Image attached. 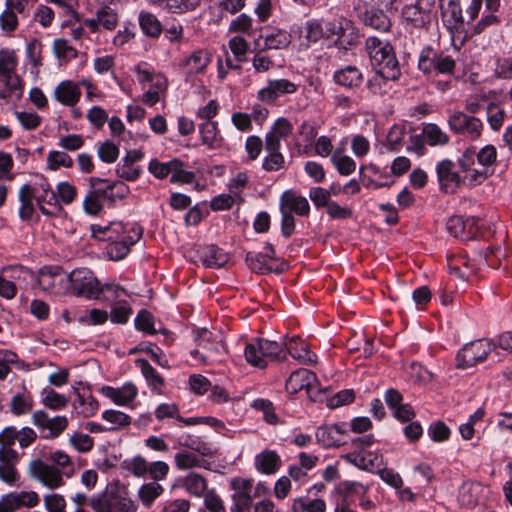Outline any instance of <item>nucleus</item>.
Returning a JSON list of instances; mask_svg holds the SVG:
<instances>
[{"instance_id":"nucleus-53","label":"nucleus","mask_w":512,"mask_h":512,"mask_svg":"<svg viewBox=\"0 0 512 512\" xmlns=\"http://www.w3.org/2000/svg\"><path fill=\"white\" fill-rule=\"evenodd\" d=\"M19 358L11 350L0 349V380H5L11 371L10 365L19 367Z\"/></svg>"},{"instance_id":"nucleus-33","label":"nucleus","mask_w":512,"mask_h":512,"mask_svg":"<svg viewBox=\"0 0 512 512\" xmlns=\"http://www.w3.org/2000/svg\"><path fill=\"white\" fill-rule=\"evenodd\" d=\"M279 146L273 140L265 143V151L267 155L263 159L262 167L266 171H279L285 167V159L280 152Z\"/></svg>"},{"instance_id":"nucleus-37","label":"nucleus","mask_w":512,"mask_h":512,"mask_svg":"<svg viewBox=\"0 0 512 512\" xmlns=\"http://www.w3.org/2000/svg\"><path fill=\"white\" fill-rule=\"evenodd\" d=\"M293 131L292 123L284 117L278 118L271 130L265 136V143H269L270 140H273L277 143V146L281 147V140L287 139Z\"/></svg>"},{"instance_id":"nucleus-58","label":"nucleus","mask_w":512,"mask_h":512,"mask_svg":"<svg viewBox=\"0 0 512 512\" xmlns=\"http://www.w3.org/2000/svg\"><path fill=\"white\" fill-rule=\"evenodd\" d=\"M331 161L341 175H350L356 169V163L351 157L338 155L337 152L332 155Z\"/></svg>"},{"instance_id":"nucleus-24","label":"nucleus","mask_w":512,"mask_h":512,"mask_svg":"<svg viewBox=\"0 0 512 512\" xmlns=\"http://www.w3.org/2000/svg\"><path fill=\"white\" fill-rule=\"evenodd\" d=\"M270 257H268L263 252H248L246 254V264L248 267L257 274H269L272 272L281 273L283 271L282 268H274L270 263L272 261Z\"/></svg>"},{"instance_id":"nucleus-30","label":"nucleus","mask_w":512,"mask_h":512,"mask_svg":"<svg viewBox=\"0 0 512 512\" xmlns=\"http://www.w3.org/2000/svg\"><path fill=\"white\" fill-rule=\"evenodd\" d=\"M402 17L414 28H425L431 21V14H428L417 3L405 5L402 8Z\"/></svg>"},{"instance_id":"nucleus-23","label":"nucleus","mask_w":512,"mask_h":512,"mask_svg":"<svg viewBox=\"0 0 512 512\" xmlns=\"http://www.w3.org/2000/svg\"><path fill=\"white\" fill-rule=\"evenodd\" d=\"M346 459L361 470L374 472L380 471L383 466V458L381 455L373 452L365 454H348Z\"/></svg>"},{"instance_id":"nucleus-21","label":"nucleus","mask_w":512,"mask_h":512,"mask_svg":"<svg viewBox=\"0 0 512 512\" xmlns=\"http://www.w3.org/2000/svg\"><path fill=\"white\" fill-rule=\"evenodd\" d=\"M259 39L264 41L263 50L285 49L291 43V35L287 31L277 28L262 31Z\"/></svg>"},{"instance_id":"nucleus-17","label":"nucleus","mask_w":512,"mask_h":512,"mask_svg":"<svg viewBox=\"0 0 512 512\" xmlns=\"http://www.w3.org/2000/svg\"><path fill=\"white\" fill-rule=\"evenodd\" d=\"M476 149L471 147L464 151L461 157L458 158V165L461 170L465 173L464 179H468L469 185L473 186L477 183H481L488 176L486 170L474 169Z\"/></svg>"},{"instance_id":"nucleus-1","label":"nucleus","mask_w":512,"mask_h":512,"mask_svg":"<svg viewBox=\"0 0 512 512\" xmlns=\"http://www.w3.org/2000/svg\"><path fill=\"white\" fill-rule=\"evenodd\" d=\"M92 236L107 242L105 254L110 260L120 261L130 252L143 235V229L137 223L111 222L109 225H92Z\"/></svg>"},{"instance_id":"nucleus-49","label":"nucleus","mask_w":512,"mask_h":512,"mask_svg":"<svg viewBox=\"0 0 512 512\" xmlns=\"http://www.w3.org/2000/svg\"><path fill=\"white\" fill-rule=\"evenodd\" d=\"M183 485L193 496L200 497L205 495V491L207 489L206 480L200 475L196 473H191L184 478Z\"/></svg>"},{"instance_id":"nucleus-56","label":"nucleus","mask_w":512,"mask_h":512,"mask_svg":"<svg viewBox=\"0 0 512 512\" xmlns=\"http://www.w3.org/2000/svg\"><path fill=\"white\" fill-rule=\"evenodd\" d=\"M305 37L311 42H317L321 38H326L325 23L322 24L318 20L312 19L306 22Z\"/></svg>"},{"instance_id":"nucleus-9","label":"nucleus","mask_w":512,"mask_h":512,"mask_svg":"<svg viewBox=\"0 0 512 512\" xmlns=\"http://www.w3.org/2000/svg\"><path fill=\"white\" fill-rule=\"evenodd\" d=\"M29 473L32 478L52 490L64 485L63 475L68 478L72 476V470L70 472H62L59 468L40 459L30 462Z\"/></svg>"},{"instance_id":"nucleus-64","label":"nucleus","mask_w":512,"mask_h":512,"mask_svg":"<svg viewBox=\"0 0 512 512\" xmlns=\"http://www.w3.org/2000/svg\"><path fill=\"white\" fill-rule=\"evenodd\" d=\"M137 506L135 503L125 497L119 494V492L116 490L114 491L113 496V512H136Z\"/></svg>"},{"instance_id":"nucleus-26","label":"nucleus","mask_w":512,"mask_h":512,"mask_svg":"<svg viewBox=\"0 0 512 512\" xmlns=\"http://www.w3.org/2000/svg\"><path fill=\"white\" fill-rule=\"evenodd\" d=\"M284 348L286 355H291L294 359L299 360L303 363L313 364L316 362V355L310 353L308 346L301 341L298 336H293L287 341H284Z\"/></svg>"},{"instance_id":"nucleus-50","label":"nucleus","mask_w":512,"mask_h":512,"mask_svg":"<svg viewBox=\"0 0 512 512\" xmlns=\"http://www.w3.org/2000/svg\"><path fill=\"white\" fill-rule=\"evenodd\" d=\"M8 496L10 497L15 510L20 506L35 507L40 501L38 494L34 491L11 493Z\"/></svg>"},{"instance_id":"nucleus-47","label":"nucleus","mask_w":512,"mask_h":512,"mask_svg":"<svg viewBox=\"0 0 512 512\" xmlns=\"http://www.w3.org/2000/svg\"><path fill=\"white\" fill-rule=\"evenodd\" d=\"M163 491V487L157 482H149L140 487L138 495L143 505L149 508Z\"/></svg>"},{"instance_id":"nucleus-42","label":"nucleus","mask_w":512,"mask_h":512,"mask_svg":"<svg viewBox=\"0 0 512 512\" xmlns=\"http://www.w3.org/2000/svg\"><path fill=\"white\" fill-rule=\"evenodd\" d=\"M136 365L140 368L143 376L145 377L148 385L153 391H160L164 386V379L158 374V372L150 365L146 359H137Z\"/></svg>"},{"instance_id":"nucleus-57","label":"nucleus","mask_w":512,"mask_h":512,"mask_svg":"<svg viewBox=\"0 0 512 512\" xmlns=\"http://www.w3.org/2000/svg\"><path fill=\"white\" fill-rule=\"evenodd\" d=\"M494 75L500 79H512V57H498L495 60Z\"/></svg>"},{"instance_id":"nucleus-34","label":"nucleus","mask_w":512,"mask_h":512,"mask_svg":"<svg viewBox=\"0 0 512 512\" xmlns=\"http://www.w3.org/2000/svg\"><path fill=\"white\" fill-rule=\"evenodd\" d=\"M0 83L4 86V89L0 90V98L8 100L12 96L16 98L22 96L23 85L16 72L0 74Z\"/></svg>"},{"instance_id":"nucleus-54","label":"nucleus","mask_w":512,"mask_h":512,"mask_svg":"<svg viewBox=\"0 0 512 512\" xmlns=\"http://www.w3.org/2000/svg\"><path fill=\"white\" fill-rule=\"evenodd\" d=\"M102 418L114 425L108 428L109 431H114L118 429V427L128 426L131 423V417L129 415L112 409L104 411Z\"/></svg>"},{"instance_id":"nucleus-16","label":"nucleus","mask_w":512,"mask_h":512,"mask_svg":"<svg viewBox=\"0 0 512 512\" xmlns=\"http://www.w3.org/2000/svg\"><path fill=\"white\" fill-rule=\"evenodd\" d=\"M18 462L19 454L16 450L0 449V480L9 485H15L20 479L16 468Z\"/></svg>"},{"instance_id":"nucleus-20","label":"nucleus","mask_w":512,"mask_h":512,"mask_svg":"<svg viewBox=\"0 0 512 512\" xmlns=\"http://www.w3.org/2000/svg\"><path fill=\"white\" fill-rule=\"evenodd\" d=\"M280 208L287 209L290 213H295L298 216H308L310 213L308 200L291 190L285 191L281 195Z\"/></svg>"},{"instance_id":"nucleus-46","label":"nucleus","mask_w":512,"mask_h":512,"mask_svg":"<svg viewBox=\"0 0 512 512\" xmlns=\"http://www.w3.org/2000/svg\"><path fill=\"white\" fill-rule=\"evenodd\" d=\"M293 512H325L326 504L322 499H309L300 497L294 500L292 504Z\"/></svg>"},{"instance_id":"nucleus-63","label":"nucleus","mask_w":512,"mask_h":512,"mask_svg":"<svg viewBox=\"0 0 512 512\" xmlns=\"http://www.w3.org/2000/svg\"><path fill=\"white\" fill-rule=\"evenodd\" d=\"M44 505L47 512H66V500L57 493L46 495L44 497Z\"/></svg>"},{"instance_id":"nucleus-12","label":"nucleus","mask_w":512,"mask_h":512,"mask_svg":"<svg viewBox=\"0 0 512 512\" xmlns=\"http://www.w3.org/2000/svg\"><path fill=\"white\" fill-rule=\"evenodd\" d=\"M438 183L441 191L445 193L454 192L462 183L466 181L455 170V164L450 159H443L436 166Z\"/></svg>"},{"instance_id":"nucleus-22","label":"nucleus","mask_w":512,"mask_h":512,"mask_svg":"<svg viewBox=\"0 0 512 512\" xmlns=\"http://www.w3.org/2000/svg\"><path fill=\"white\" fill-rule=\"evenodd\" d=\"M101 392L117 405H127L137 396V388L132 383H126L120 388L103 386Z\"/></svg>"},{"instance_id":"nucleus-6","label":"nucleus","mask_w":512,"mask_h":512,"mask_svg":"<svg viewBox=\"0 0 512 512\" xmlns=\"http://www.w3.org/2000/svg\"><path fill=\"white\" fill-rule=\"evenodd\" d=\"M38 285L47 293L66 295L70 293V273L59 266H45L38 274Z\"/></svg>"},{"instance_id":"nucleus-62","label":"nucleus","mask_w":512,"mask_h":512,"mask_svg":"<svg viewBox=\"0 0 512 512\" xmlns=\"http://www.w3.org/2000/svg\"><path fill=\"white\" fill-rule=\"evenodd\" d=\"M98 156L105 163H113L119 156V148L107 140L98 146Z\"/></svg>"},{"instance_id":"nucleus-7","label":"nucleus","mask_w":512,"mask_h":512,"mask_svg":"<svg viewBox=\"0 0 512 512\" xmlns=\"http://www.w3.org/2000/svg\"><path fill=\"white\" fill-rule=\"evenodd\" d=\"M98 279L89 269H75L70 272V293L79 297L98 299L103 291Z\"/></svg>"},{"instance_id":"nucleus-40","label":"nucleus","mask_w":512,"mask_h":512,"mask_svg":"<svg viewBox=\"0 0 512 512\" xmlns=\"http://www.w3.org/2000/svg\"><path fill=\"white\" fill-rule=\"evenodd\" d=\"M142 32L151 38H157L162 32V26L158 18L146 11H141L138 17Z\"/></svg>"},{"instance_id":"nucleus-60","label":"nucleus","mask_w":512,"mask_h":512,"mask_svg":"<svg viewBox=\"0 0 512 512\" xmlns=\"http://www.w3.org/2000/svg\"><path fill=\"white\" fill-rule=\"evenodd\" d=\"M53 52L59 59H73L77 57V50L62 38L56 39L53 43Z\"/></svg>"},{"instance_id":"nucleus-2","label":"nucleus","mask_w":512,"mask_h":512,"mask_svg":"<svg viewBox=\"0 0 512 512\" xmlns=\"http://www.w3.org/2000/svg\"><path fill=\"white\" fill-rule=\"evenodd\" d=\"M199 349L192 350L191 356L204 365H214L225 361L227 348L219 333L206 328L197 331L195 338Z\"/></svg>"},{"instance_id":"nucleus-27","label":"nucleus","mask_w":512,"mask_h":512,"mask_svg":"<svg viewBox=\"0 0 512 512\" xmlns=\"http://www.w3.org/2000/svg\"><path fill=\"white\" fill-rule=\"evenodd\" d=\"M106 182V179L100 177L89 178L90 190L83 200V209L89 215H98L103 210V202L100 196L96 193L95 186Z\"/></svg>"},{"instance_id":"nucleus-59","label":"nucleus","mask_w":512,"mask_h":512,"mask_svg":"<svg viewBox=\"0 0 512 512\" xmlns=\"http://www.w3.org/2000/svg\"><path fill=\"white\" fill-rule=\"evenodd\" d=\"M228 45L237 63L245 61L246 53L248 50V43L244 38L235 36L229 40Z\"/></svg>"},{"instance_id":"nucleus-10","label":"nucleus","mask_w":512,"mask_h":512,"mask_svg":"<svg viewBox=\"0 0 512 512\" xmlns=\"http://www.w3.org/2000/svg\"><path fill=\"white\" fill-rule=\"evenodd\" d=\"M448 126L455 134L464 135L471 140L478 139L483 130V123L479 118L456 111L450 114Z\"/></svg>"},{"instance_id":"nucleus-43","label":"nucleus","mask_w":512,"mask_h":512,"mask_svg":"<svg viewBox=\"0 0 512 512\" xmlns=\"http://www.w3.org/2000/svg\"><path fill=\"white\" fill-rule=\"evenodd\" d=\"M175 465L180 470L191 469L194 467H204L206 460L189 451H180L175 454Z\"/></svg>"},{"instance_id":"nucleus-41","label":"nucleus","mask_w":512,"mask_h":512,"mask_svg":"<svg viewBox=\"0 0 512 512\" xmlns=\"http://www.w3.org/2000/svg\"><path fill=\"white\" fill-rule=\"evenodd\" d=\"M37 205L42 214L46 216H57L62 212V206L55 192L41 194L36 197Z\"/></svg>"},{"instance_id":"nucleus-14","label":"nucleus","mask_w":512,"mask_h":512,"mask_svg":"<svg viewBox=\"0 0 512 512\" xmlns=\"http://www.w3.org/2000/svg\"><path fill=\"white\" fill-rule=\"evenodd\" d=\"M357 17L366 27H370L379 32H388L391 29L392 22L387 12L380 8L371 7L370 9L361 10L355 7Z\"/></svg>"},{"instance_id":"nucleus-36","label":"nucleus","mask_w":512,"mask_h":512,"mask_svg":"<svg viewBox=\"0 0 512 512\" xmlns=\"http://www.w3.org/2000/svg\"><path fill=\"white\" fill-rule=\"evenodd\" d=\"M280 465L281 459L273 450H265L255 457L257 470L267 475L274 474Z\"/></svg>"},{"instance_id":"nucleus-3","label":"nucleus","mask_w":512,"mask_h":512,"mask_svg":"<svg viewBox=\"0 0 512 512\" xmlns=\"http://www.w3.org/2000/svg\"><path fill=\"white\" fill-rule=\"evenodd\" d=\"M284 341L277 342L264 338L254 339L245 347V358L247 362L258 368H265L269 361L283 362L286 360Z\"/></svg>"},{"instance_id":"nucleus-8","label":"nucleus","mask_w":512,"mask_h":512,"mask_svg":"<svg viewBox=\"0 0 512 512\" xmlns=\"http://www.w3.org/2000/svg\"><path fill=\"white\" fill-rule=\"evenodd\" d=\"M496 348L494 339H482L466 344L457 354V367L466 369L483 362L489 353Z\"/></svg>"},{"instance_id":"nucleus-19","label":"nucleus","mask_w":512,"mask_h":512,"mask_svg":"<svg viewBox=\"0 0 512 512\" xmlns=\"http://www.w3.org/2000/svg\"><path fill=\"white\" fill-rule=\"evenodd\" d=\"M317 381L316 374L301 368L294 371L286 381V389L291 393L299 390L306 389L307 393L312 395L316 386L314 383Z\"/></svg>"},{"instance_id":"nucleus-61","label":"nucleus","mask_w":512,"mask_h":512,"mask_svg":"<svg viewBox=\"0 0 512 512\" xmlns=\"http://www.w3.org/2000/svg\"><path fill=\"white\" fill-rule=\"evenodd\" d=\"M478 487V485L474 484H463L461 486L458 499L462 506L473 507L477 504L478 498L475 494V490Z\"/></svg>"},{"instance_id":"nucleus-13","label":"nucleus","mask_w":512,"mask_h":512,"mask_svg":"<svg viewBox=\"0 0 512 512\" xmlns=\"http://www.w3.org/2000/svg\"><path fill=\"white\" fill-rule=\"evenodd\" d=\"M297 88L298 85L288 79H270L267 85L258 91L257 97L260 101L274 103L284 95L295 93Z\"/></svg>"},{"instance_id":"nucleus-45","label":"nucleus","mask_w":512,"mask_h":512,"mask_svg":"<svg viewBox=\"0 0 512 512\" xmlns=\"http://www.w3.org/2000/svg\"><path fill=\"white\" fill-rule=\"evenodd\" d=\"M442 15L446 21L453 27L457 28L463 25L464 18L462 9L458 0H449L446 6L441 5Z\"/></svg>"},{"instance_id":"nucleus-28","label":"nucleus","mask_w":512,"mask_h":512,"mask_svg":"<svg viewBox=\"0 0 512 512\" xmlns=\"http://www.w3.org/2000/svg\"><path fill=\"white\" fill-rule=\"evenodd\" d=\"M365 45L370 57L371 65L379 64V62L386 58L388 54L395 53L393 46L389 42L382 41L374 36L368 37Z\"/></svg>"},{"instance_id":"nucleus-52","label":"nucleus","mask_w":512,"mask_h":512,"mask_svg":"<svg viewBox=\"0 0 512 512\" xmlns=\"http://www.w3.org/2000/svg\"><path fill=\"white\" fill-rule=\"evenodd\" d=\"M47 166L51 170H57L60 167L70 168L73 166V160L65 152L50 151L47 156Z\"/></svg>"},{"instance_id":"nucleus-39","label":"nucleus","mask_w":512,"mask_h":512,"mask_svg":"<svg viewBox=\"0 0 512 512\" xmlns=\"http://www.w3.org/2000/svg\"><path fill=\"white\" fill-rule=\"evenodd\" d=\"M422 135L430 146H444L450 142L449 135L435 123L425 124Z\"/></svg>"},{"instance_id":"nucleus-31","label":"nucleus","mask_w":512,"mask_h":512,"mask_svg":"<svg viewBox=\"0 0 512 512\" xmlns=\"http://www.w3.org/2000/svg\"><path fill=\"white\" fill-rule=\"evenodd\" d=\"M211 62V54L206 50L194 51L189 57H187L182 66L186 69L188 76L203 73L206 67Z\"/></svg>"},{"instance_id":"nucleus-44","label":"nucleus","mask_w":512,"mask_h":512,"mask_svg":"<svg viewBox=\"0 0 512 512\" xmlns=\"http://www.w3.org/2000/svg\"><path fill=\"white\" fill-rule=\"evenodd\" d=\"M74 408L78 414L88 418L96 414L99 403L92 395L85 396L77 393V401L74 402Z\"/></svg>"},{"instance_id":"nucleus-4","label":"nucleus","mask_w":512,"mask_h":512,"mask_svg":"<svg viewBox=\"0 0 512 512\" xmlns=\"http://www.w3.org/2000/svg\"><path fill=\"white\" fill-rule=\"evenodd\" d=\"M325 33L326 39L333 40L334 45L344 52L358 46L361 39L359 28L344 16L325 21Z\"/></svg>"},{"instance_id":"nucleus-25","label":"nucleus","mask_w":512,"mask_h":512,"mask_svg":"<svg viewBox=\"0 0 512 512\" xmlns=\"http://www.w3.org/2000/svg\"><path fill=\"white\" fill-rule=\"evenodd\" d=\"M336 84L346 88L359 87L363 82V74L356 66L348 65L338 69L333 74Z\"/></svg>"},{"instance_id":"nucleus-48","label":"nucleus","mask_w":512,"mask_h":512,"mask_svg":"<svg viewBox=\"0 0 512 512\" xmlns=\"http://www.w3.org/2000/svg\"><path fill=\"white\" fill-rule=\"evenodd\" d=\"M171 169V183L190 184L195 179V173L185 170L184 163L177 158L172 159Z\"/></svg>"},{"instance_id":"nucleus-29","label":"nucleus","mask_w":512,"mask_h":512,"mask_svg":"<svg viewBox=\"0 0 512 512\" xmlns=\"http://www.w3.org/2000/svg\"><path fill=\"white\" fill-rule=\"evenodd\" d=\"M55 98L66 106L75 105L81 96L79 86L72 81L65 80L59 83L54 91Z\"/></svg>"},{"instance_id":"nucleus-55","label":"nucleus","mask_w":512,"mask_h":512,"mask_svg":"<svg viewBox=\"0 0 512 512\" xmlns=\"http://www.w3.org/2000/svg\"><path fill=\"white\" fill-rule=\"evenodd\" d=\"M18 62L13 50H0V74L15 73Z\"/></svg>"},{"instance_id":"nucleus-18","label":"nucleus","mask_w":512,"mask_h":512,"mask_svg":"<svg viewBox=\"0 0 512 512\" xmlns=\"http://www.w3.org/2000/svg\"><path fill=\"white\" fill-rule=\"evenodd\" d=\"M346 430L343 425H322L316 430L315 436L319 444L325 448L340 446L345 444Z\"/></svg>"},{"instance_id":"nucleus-38","label":"nucleus","mask_w":512,"mask_h":512,"mask_svg":"<svg viewBox=\"0 0 512 512\" xmlns=\"http://www.w3.org/2000/svg\"><path fill=\"white\" fill-rule=\"evenodd\" d=\"M201 140L210 149H217L222 145L223 138L219 133L217 123L206 121L199 127Z\"/></svg>"},{"instance_id":"nucleus-11","label":"nucleus","mask_w":512,"mask_h":512,"mask_svg":"<svg viewBox=\"0 0 512 512\" xmlns=\"http://www.w3.org/2000/svg\"><path fill=\"white\" fill-rule=\"evenodd\" d=\"M32 420L34 425L40 429L42 437L44 438H55L59 436L68 425V420L65 416L50 418L48 414L42 410L34 412Z\"/></svg>"},{"instance_id":"nucleus-32","label":"nucleus","mask_w":512,"mask_h":512,"mask_svg":"<svg viewBox=\"0 0 512 512\" xmlns=\"http://www.w3.org/2000/svg\"><path fill=\"white\" fill-rule=\"evenodd\" d=\"M199 259L206 268H221L229 260L228 255L216 245H209L202 249Z\"/></svg>"},{"instance_id":"nucleus-51","label":"nucleus","mask_w":512,"mask_h":512,"mask_svg":"<svg viewBox=\"0 0 512 512\" xmlns=\"http://www.w3.org/2000/svg\"><path fill=\"white\" fill-rule=\"evenodd\" d=\"M114 490L108 489L103 496L93 497L89 500L95 512H113Z\"/></svg>"},{"instance_id":"nucleus-5","label":"nucleus","mask_w":512,"mask_h":512,"mask_svg":"<svg viewBox=\"0 0 512 512\" xmlns=\"http://www.w3.org/2000/svg\"><path fill=\"white\" fill-rule=\"evenodd\" d=\"M455 60L437 51L431 46L424 47L418 58V68L427 75L451 74L455 69Z\"/></svg>"},{"instance_id":"nucleus-35","label":"nucleus","mask_w":512,"mask_h":512,"mask_svg":"<svg viewBox=\"0 0 512 512\" xmlns=\"http://www.w3.org/2000/svg\"><path fill=\"white\" fill-rule=\"evenodd\" d=\"M376 73L390 81H396L401 75L400 65L395 53H390L379 64H373Z\"/></svg>"},{"instance_id":"nucleus-15","label":"nucleus","mask_w":512,"mask_h":512,"mask_svg":"<svg viewBox=\"0 0 512 512\" xmlns=\"http://www.w3.org/2000/svg\"><path fill=\"white\" fill-rule=\"evenodd\" d=\"M477 220L473 217L464 219L462 216L454 215L446 223L450 235L463 241L470 240L477 232Z\"/></svg>"}]
</instances>
